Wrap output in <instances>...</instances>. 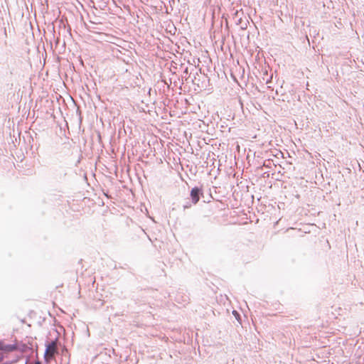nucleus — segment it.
Wrapping results in <instances>:
<instances>
[{
    "mask_svg": "<svg viewBox=\"0 0 364 364\" xmlns=\"http://www.w3.org/2000/svg\"><path fill=\"white\" fill-rule=\"evenodd\" d=\"M46 350L44 353L45 361L48 363L53 358L55 353H58V346L55 341H51L46 344Z\"/></svg>",
    "mask_w": 364,
    "mask_h": 364,
    "instance_id": "nucleus-1",
    "label": "nucleus"
},
{
    "mask_svg": "<svg viewBox=\"0 0 364 364\" xmlns=\"http://www.w3.org/2000/svg\"><path fill=\"white\" fill-rule=\"evenodd\" d=\"M190 196L191 203L194 205L197 204L201 196H203L202 187L196 186L191 190Z\"/></svg>",
    "mask_w": 364,
    "mask_h": 364,
    "instance_id": "nucleus-2",
    "label": "nucleus"
},
{
    "mask_svg": "<svg viewBox=\"0 0 364 364\" xmlns=\"http://www.w3.org/2000/svg\"><path fill=\"white\" fill-rule=\"evenodd\" d=\"M1 350L3 353H10L18 350L17 344H5L3 341H0Z\"/></svg>",
    "mask_w": 364,
    "mask_h": 364,
    "instance_id": "nucleus-3",
    "label": "nucleus"
},
{
    "mask_svg": "<svg viewBox=\"0 0 364 364\" xmlns=\"http://www.w3.org/2000/svg\"><path fill=\"white\" fill-rule=\"evenodd\" d=\"M242 16H243V13L242 12H240L238 11H236L234 13L233 16H232V19H233V21H235V23L237 25L242 23V21L243 20Z\"/></svg>",
    "mask_w": 364,
    "mask_h": 364,
    "instance_id": "nucleus-4",
    "label": "nucleus"
},
{
    "mask_svg": "<svg viewBox=\"0 0 364 364\" xmlns=\"http://www.w3.org/2000/svg\"><path fill=\"white\" fill-rule=\"evenodd\" d=\"M247 23H248V21L246 19H243L242 21V23H239L238 25L240 26V28L241 29L244 30V29H246L247 27Z\"/></svg>",
    "mask_w": 364,
    "mask_h": 364,
    "instance_id": "nucleus-5",
    "label": "nucleus"
},
{
    "mask_svg": "<svg viewBox=\"0 0 364 364\" xmlns=\"http://www.w3.org/2000/svg\"><path fill=\"white\" fill-rule=\"evenodd\" d=\"M189 73H188V68L186 67L183 72V74L181 75L182 78H184L186 80H188V77H189Z\"/></svg>",
    "mask_w": 364,
    "mask_h": 364,
    "instance_id": "nucleus-6",
    "label": "nucleus"
},
{
    "mask_svg": "<svg viewBox=\"0 0 364 364\" xmlns=\"http://www.w3.org/2000/svg\"><path fill=\"white\" fill-rule=\"evenodd\" d=\"M28 346L26 344H21V346H18V350H20L22 352H25Z\"/></svg>",
    "mask_w": 364,
    "mask_h": 364,
    "instance_id": "nucleus-7",
    "label": "nucleus"
},
{
    "mask_svg": "<svg viewBox=\"0 0 364 364\" xmlns=\"http://www.w3.org/2000/svg\"><path fill=\"white\" fill-rule=\"evenodd\" d=\"M191 207V203L187 202L185 205H183V210H186L187 208H190Z\"/></svg>",
    "mask_w": 364,
    "mask_h": 364,
    "instance_id": "nucleus-8",
    "label": "nucleus"
},
{
    "mask_svg": "<svg viewBox=\"0 0 364 364\" xmlns=\"http://www.w3.org/2000/svg\"><path fill=\"white\" fill-rule=\"evenodd\" d=\"M4 360V355L3 352L0 353V362H1Z\"/></svg>",
    "mask_w": 364,
    "mask_h": 364,
    "instance_id": "nucleus-9",
    "label": "nucleus"
},
{
    "mask_svg": "<svg viewBox=\"0 0 364 364\" xmlns=\"http://www.w3.org/2000/svg\"><path fill=\"white\" fill-rule=\"evenodd\" d=\"M14 362H15V361H7V362H5V363H2V364H12V363H14Z\"/></svg>",
    "mask_w": 364,
    "mask_h": 364,
    "instance_id": "nucleus-10",
    "label": "nucleus"
},
{
    "mask_svg": "<svg viewBox=\"0 0 364 364\" xmlns=\"http://www.w3.org/2000/svg\"><path fill=\"white\" fill-rule=\"evenodd\" d=\"M33 364H41V362L39 360H36Z\"/></svg>",
    "mask_w": 364,
    "mask_h": 364,
    "instance_id": "nucleus-11",
    "label": "nucleus"
},
{
    "mask_svg": "<svg viewBox=\"0 0 364 364\" xmlns=\"http://www.w3.org/2000/svg\"><path fill=\"white\" fill-rule=\"evenodd\" d=\"M59 41H60V40H59V38H57V40H56V42H55V44H56V45L59 43Z\"/></svg>",
    "mask_w": 364,
    "mask_h": 364,
    "instance_id": "nucleus-12",
    "label": "nucleus"
},
{
    "mask_svg": "<svg viewBox=\"0 0 364 364\" xmlns=\"http://www.w3.org/2000/svg\"><path fill=\"white\" fill-rule=\"evenodd\" d=\"M4 35L6 36H7V33H6V28H4Z\"/></svg>",
    "mask_w": 364,
    "mask_h": 364,
    "instance_id": "nucleus-13",
    "label": "nucleus"
},
{
    "mask_svg": "<svg viewBox=\"0 0 364 364\" xmlns=\"http://www.w3.org/2000/svg\"><path fill=\"white\" fill-rule=\"evenodd\" d=\"M270 82V80H267L266 83L269 84Z\"/></svg>",
    "mask_w": 364,
    "mask_h": 364,
    "instance_id": "nucleus-14",
    "label": "nucleus"
}]
</instances>
